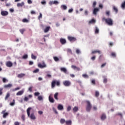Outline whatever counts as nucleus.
I'll use <instances>...</instances> for the list:
<instances>
[{"label":"nucleus","mask_w":125,"mask_h":125,"mask_svg":"<svg viewBox=\"0 0 125 125\" xmlns=\"http://www.w3.org/2000/svg\"><path fill=\"white\" fill-rule=\"evenodd\" d=\"M42 13H40V15L38 17V19L40 20V19H42Z\"/></svg>","instance_id":"4c0bfd02"},{"label":"nucleus","mask_w":125,"mask_h":125,"mask_svg":"<svg viewBox=\"0 0 125 125\" xmlns=\"http://www.w3.org/2000/svg\"><path fill=\"white\" fill-rule=\"evenodd\" d=\"M12 87V85L11 84H8L4 86V87H5V88H8V87Z\"/></svg>","instance_id":"c85d7f7f"},{"label":"nucleus","mask_w":125,"mask_h":125,"mask_svg":"<svg viewBox=\"0 0 125 125\" xmlns=\"http://www.w3.org/2000/svg\"><path fill=\"white\" fill-rule=\"evenodd\" d=\"M99 11V8H95L93 11V14H94V15H97V12H98Z\"/></svg>","instance_id":"0eeeda50"},{"label":"nucleus","mask_w":125,"mask_h":125,"mask_svg":"<svg viewBox=\"0 0 125 125\" xmlns=\"http://www.w3.org/2000/svg\"><path fill=\"white\" fill-rule=\"evenodd\" d=\"M56 84V82L55 81H53L51 83V88H54L55 87V84Z\"/></svg>","instance_id":"a211bd4d"},{"label":"nucleus","mask_w":125,"mask_h":125,"mask_svg":"<svg viewBox=\"0 0 125 125\" xmlns=\"http://www.w3.org/2000/svg\"><path fill=\"white\" fill-rule=\"evenodd\" d=\"M33 64H34L33 61H29V65H33Z\"/></svg>","instance_id":"bf43d9fd"},{"label":"nucleus","mask_w":125,"mask_h":125,"mask_svg":"<svg viewBox=\"0 0 125 125\" xmlns=\"http://www.w3.org/2000/svg\"><path fill=\"white\" fill-rule=\"evenodd\" d=\"M71 124H72V121L69 120V121H66V124L67 125H71Z\"/></svg>","instance_id":"f704fd0d"},{"label":"nucleus","mask_w":125,"mask_h":125,"mask_svg":"<svg viewBox=\"0 0 125 125\" xmlns=\"http://www.w3.org/2000/svg\"><path fill=\"white\" fill-rule=\"evenodd\" d=\"M68 39L70 42H72V41H76V38L75 37H70V36L68 37Z\"/></svg>","instance_id":"6ab92c4d"},{"label":"nucleus","mask_w":125,"mask_h":125,"mask_svg":"<svg viewBox=\"0 0 125 125\" xmlns=\"http://www.w3.org/2000/svg\"><path fill=\"white\" fill-rule=\"evenodd\" d=\"M1 15H2V16H6L7 15H8V12L6 11H2L1 12Z\"/></svg>","instance_id":"6e6552de"},{"label":"nucleus","mask_w":125,"mask_h":125,"mask_svg":"<svg viewBox=\"0 0 125 125\" xmlns=\"http://www.w3.org/2000/svg\"><path fill=\"white\" fill-rule=\"evenodd\" d=\"M56 84L57 86H59L60 85V82L59 81H57L56 82Z\"/></svg>","instance_id":"6e6d98bb"},{"label":"nucleus","mask_w":125,"mask_h":125,"mask_svg":"<svg viewBox=\"0 0 125 125\" xmlns=\"http://www.w3.org/2000/svg\"><path fill=\"white\" fill-rule=\"evenodd\" d=\"M24 89H22L21 90L19 91L18 93H17L16 95L17 96H20L24 93Z\"/></svg>","instance_id":"423d86ee"},{"label":"nucleus","mask_w":125,"mask_h":125,"mask_svg":"<svg viewBox=\"0 0 125 125\" xmlns=\"http://www.w3.org/2000/svg\"><path fill=\"white\" fill-rule=\"evenodd\" d=\"M82 76H83V78H85L86 79L88 78V76L86 74H83Z\"/></svg>","instance_id":"37998d69"},{"label":"nucleus","mask_w":125,"mask_h":125,"mask_svg":"<svg viewBox=\"0 0 125 125\" xmlns=\"http://www.w3.org/2000/svg\"><path fill=\"white\" fill-rule=\"evenodd\" d=\"M73 11H74V9H73V8L69 9L68 10V13H72Z\"/></svg>","instance_id":"c03bdc74"},{"label":"nucleus","mask_w":125,"mask_h":125,"mask_svg":"<svg viewBox=\"0 0 125 125\" xmlns=\"http://www.w3.org/2000/svg\"><path fill=\"white\" fill-rule=\"evenodd\" d=\"M2 90H3V88H0V96L2 95Z\"/></svg>","instance_id":"de8ad7c7"},{"label":"nucleus","mask_w":125,"mask_h":125,"mask_svg":"<svg viewBox=\"0 0 125 125\" xmlns=\"http://www.w3.org/2000/svg\"><path fill=\"white\" fill-rule=\"evenodd\" d=\"M71 109H72V107H71V106H68L67 108V111L70 112V111H71Z\"/></svg>","instance_id":"c9c22d12"},{"label":"nucleus","mask_w":125,"mask_h":125,"mask_svg":"<svg viewBox=\"0 0 125 125\" xmlns=\"http://www.w3.org/2000/svg\"><path fill=\"white\" fill-rule=\"evenodd\" d=\"M76 53H77V54H80V53H81V50H80V49H76Z\"/></svg>","instance_id":"09e8293b"},{"label":"nucleus","mask_w":125,"mask_h":125,"mask_svg":"<svg viewBox=\"0 0 125 125\" xmlns=\"http://www.w3.org/2000/svg\"><path fill=\"white\" fill-rule=\"evenodd\" d=\"M54 97L56 100H58V92H56L54 95Z\"/></svg>","instance_id":"a878e982"},{"label":"nucleus","mask_w":125,"mask_h":125,"mask_svg":"<svg viewBox=\"0 0 125 125\" xmlns=\"http://www.w3.org/2000/svg\"><path fill=\"white\" fill-rule=\"evenodd\" d=\"M6 112V110H3L1 112V114H3V118L4 119H5V118H6V117H7V116H8V113L7 112Z\"/></svg>","instance_id":"39448f33"},{"label":"nucleus","mask_w":125,"mask_h":125,"mask_svg":"<svg viewBox=\"0 0 125 125\" xmlns=\"http://www.w3.org/2000/svg\"><path fill=\"white\" fill-rule=\"evenodd\" d=\"M27 2H28V3L29 4H31L32 3L31 0H27Z\"/></svg>","instance_id":"338daca9"},{"label":"nucleus","mask_w":125,"mask_h":125,"mask_svg":"<svg viewBox=\"0 0 125 125\" xmlns=\"http://www.w3.org/2000/svg\"><path fill=\"white\" fill-rule=\"evenodd\" d=\"M71 68H72V69H74V70H76L77 66H76L75 65H72Z\"/></svg>","instance_id":"69168bd1"},{"label":"nucleus","mask_w":125,"mask_h":125,"mask_svg":"<svg viewBox=\"0 0 125 125\" xmlns=\"http://www.w3.org/2000/svg\"><path fill=\"white\" fill-rule=\"evenodd\" d=\"M121 7L122 9L125 10V1H124V2H123L122 3Z\"/></svg>","instance_id":"4be33fe9"},{"label":"nucleus","mask_w":125,"mask_h":125,"mask_svg":"<svg viewBox=\"0 0 125 125\" xmlns=\"http://www.w3.org/2000/svg\"><path fill=\"white\" fill-rule=\"evenodd\" d=\"M24 77H25V74L24 73H21L18 75V78H19V79H21Z\"/></svg>","instance_id":"aec40b11"},{"label":"nucleus","mask_w":125,"mask_h":125,"mask_svg":"<svg viewBox=\"0 0 125 125\" xmlns=\"http://www.w3.org/2000/svg\"><path fill=\"white\" fill-rule=\"evenodd\" d=\"M24 100V101L27 102V101H28L29 100V98L28 97H25Z\"/></svg>","instance_id":"e2e57ef3"},{"label":"nucleus","mask_w":125,"mask_h":125,"mask_svg":"<svg viewBox=\"0 0 125 125\" xmlns=\"http://www.w3.org/2000/svg\"><path fill=\"white\" fill-rule=\"evenodd\" d=\"M67 52L72 54V50L71 49H67Z\"/></svg>","instance_id":"052dcab7"},{"label":"nucleus","mask_w":125,"mask_h":125,"mask_svg":"<svg viewBox=\"0 0 125 125\" xmlns=\"http://www.w3.org/2000/svg\"><path fill=\"white\" fill-rule=\"evenodd\" d=\"M31 57L33 60H36V59H37V56L34 55L33 54H31Z\"/></svg>","instance_id":"7c9ffc66"},{"label":"nucleus","mask_w":125,"mask_h":125,"mask_svg":"<svg viewBox=\"0 0 125 125\" xmlns=\"http://www.w3.org/2000/svg\"><path fill=\"white\" fill-rule=\"evenodd\" d=\"M60 42L62 44H65V43H66V40L63 38L60 39Z\"/></svg>","instance_id":"dca6fc26"},{"label":"nucleus","mask_w":125,"mask_h":125,"mask_svg":"<svg viewBox=\"0 0 125 125\" xmlns=\"http://www.w3.org/2000/svg\"><path fill=\"white\" fill-rule=\"evenodd\" d=\"M31 110H32V108L29 107L26 110V113L27 114V116L28 118H30L31 120H36V116H35V114L34 113L30 114Z\"/></svg>","instance_id":"f257e3e1"},{"label":"nucleus","mask_w":125,"mask_h":125,"mask_svg":"<svg viewBox=\"0 0 125 125\" xmlns=\"http://www.w3.org/2000/svg\"><path fill=\"white\" fill-rule=\"evenodd\" d=\"M32 89H33V86H30L28 88V91L32 92Z\"/></svg>","instance_id":"3c124183"},{"label":"nucleus","mask_w":125,"mask_h":125,"mask_svg":"<svg viewBox=\"0 0 125 125\" xmlns=\"http://www.w3.org/2000/svg\"><path fill=\"white\" fill-rule=\"evenodd\" d=\"M65 119H62L60 121L61 124H64V123H65Z\"/></svg>","instance_id":"a18cd8bd"},{"label":"nucleus","mask_w":125,"mask_h":125,"mask_svg":"<svg viewBox=\"0 0 125 125\" xmlns=\"http://www.w3.org/2000/svg\"><path fill=\"white\" fill-rule=\"evenodd\" d=\"M6 66H7V67H9V68L12 67V62H7L6 63Z\"/></svg>","instance_id":"9b49d317"},{"label":"nucleus","mask_w":125,"mask_h":125,"mask_svg":"<svg viewBox=\"0 0 125 125\" xmlns=\"http://www.w3.org/2000/svg\"><path fill=\"white\" fill-rule=\"evenodd\" d=\"M63 84L64 86H70V85H71V82L69 81H64L63 82Z\"/></svg>","instance_id":"20e7f679"},{"label":"nucleus","mask_w":125,"mask_h":125,"mask_svg":"<svg viewBox=\"0 0 125 125\" xmlns=\"http://www.w3.org/2000/svg\"><path fill=\"white\" fill-rule=\"evenodd\" d=\"M39 71L40 69L37 68L33 71V73H39Z\"/></svg>","instance_id":"864d4df0"},{"label":"nucleus","mask_w":125,"mask_h":125,"mask_svg":"<svg viewBox=\"0 0 125 125\" xmlns=\"http://www.w3.org/2000/svg\"><path fill=\"white\" fill-rule=\"evenodd\" d=\"M38 100L39 101H42L43 100V96H39L38 97Z\"/></svg>","instance_id":"bb28decb"},{"label":"nucleus","mask_w":125,"mask_h":125,"mask_svg":"<svg viewBox=\"0 0 125 125\" xmlns=\"http://www.w3.org/2000/svg\"><path fill=\"white\" fill-rule=\"evenodd\" d=\"M95 53H98L99 54H101V51L99 50H96L92 51L91 52V54H95Z\"/></svg>","instance_id":"1a4fd4ad"},{"label":"nucleus","mask_w":125,"mask_h":125,"mask_svg":"<svg viewBox=\"0 0 125 125\" xmlns=\"http://www.w3.org/2000/svg\"><path fill=\"white\" fill-rule=\"evenodd\" d=\"M10 106H14L15 105V100H13V102L10 103Z\"/></svg>","instance_id":"473e14b6"},{"label":"nucleus","mask_w":125,"mask_h":125,"mask_svg":"<svg viewBox=\"0 0 125 125\" xmlns=\"http://www.w3.org/2000/svg\"><path fill=\"white\" fill-rule=\"evenodd\" d=\"M106 14L107 15V16H109V15H110V11H107L106 12Z\"/></svg>","instance_id":"0e129e2a"},{"label":"nucleus","mask_w":125,"mask_h":125,"mask_svg":"<svg viewBox=\"0 0 125 125\" xmlns=\"http://www.w3.org/2000/svg\"><path fill=\"white\" fill-rule=\"evenodd\" d=\"M40 92H35V93H34V95H35V96H39V95H40Z\"/></svg>","instance_id":"603ef678"},{"label":"nucleus","mask_w":125,"mask_h":125,"mask_svg":"<svg viewBox=\"0 0 125 125\" xmlns=\"http://www.w3.org/2000/svg\"><path fill=\"white\" fill-rule=\"evenodd\" d=\"M95 34H98L99 33V28L97 26L95 27Z\"/></svg>","instance_id":"c756f323"},{"label":"nucleus","mask_w":125,"mask_h":125,"mask_svg":"<svg viewBox=\"0 0 125 125\" xmlns=\"http://www.w3.org/2000/svg\"><path fill=\"white\" fill-rule=\"evenodd\" d=\"M58 3H59V2H58V1H57V0H54L53 1L54 4H58Z\"/></svg>","instance_id":"5fc2aeb1"},{"label":"nucleus","mask_w":125,"mask_h":125,"mask_svg":"<svg viewBox=\"0 0 125 125\" xmlns=\"http://www.w3.org/2000/svg\"><path fill=\"white\" fill-rule=\"evenodd\" d=\"M86 112H90L91 108L92 107V105L89 101H86Z\"/></svg>","instance_id":"f03ea898"},{"label":"nucleus","mask_w":125,"mask_h":125,"mask_svg":"<svg viewBox=\"0 0 125 125\" xmlns=\"http://www.w3.org/2000/svg\"><path fill=\"white\" fill-rule=\"evenodd\" d=\"M50 29V26H48V27H46V28L44 30V33H47V32H48L49 31Z\"/></svg>","instance_id":"cd10ccee"},{"label":"nucleus","mask_w":125,"mask_h":125,"mask_svg":"<svg viewBox=\"0 0 125 125\" xmlns=\"http://www.w3.org/2000/svg\"><path fill=\"white\" fill-rule=\"evenodd\" d=\"M28 58V55L27 54L22 56V59H27Z\"/></svg>","instance_id":"58836bf2"},{"label":"nucleus","mask_w":125,"mask_h":125,"mask_svg":"<svg viewBox=\"0 0 125 125\" xmlns=\"http://www.w3.org/2000/svg\"><path fill=\"white\" fill-rule=\"evenodd\" d=\"M84 14L86 16L88 15V11H87V10H85L84 12Z\"/></svg>","instance_id":"680f3d73"},{"label":"nucleus","mask_w":125,"mask_h":125,"mask_svg":"<svg viewBox=\"0 0 125 125\" xmlns=\"http://www.w3.org/2000/svg\"><path fill=\"white\" fill-rule=\"evenodd\" d=\"M106 114H103L102 115V116H101V119L102 121H104V120H106Z\"/></svg>","instance_id":"f3484780"},{"label":"nucleus","mask_w":125,"mask_h":125,"mask_svg":"<svg viewBox=\"0 0 125 125\" xmlns=\"http://www.w3.org/2000/svg\"><path fill=\"white\" fill-rule=\"evenodd\" d=\"M20 32L21 33V34H22V35H23V34H24V32H25V29H20Z\"/></svg>","instance_id":"e433bc0d"},{"label":"nucleus","mask_w":125,"mask_h":125,"mask_svg":"<svg viewBox=\"0 0 125 125\" xmlns=\"http://www.w3.org/2000/svg\"><path fill=\"white\" fill-rule=\"evenodd\" d=\"M38 67H39V68H45V67H46V65H45V64L42 65L41 63H39V64H38Z\"/></svg>","instance_id":"412c9836"},{"label":"nucleus","mask_w":125,"mask_h":125,"mask_svg":"<svg viewBox=\"0 0 125 125\" xmlns=\"http://www.w3.org/2000/svg\"><path fill=\"white\" fill-rule=\"evenodd\" d=\"M96 20H94V19H92L88 22V24H93V23H96Z\"/></svg>","instance_id":"5701e85b"},{"label":"nucleus","mask_w":125,"mask_h":125,"mask_svg":"<svg viewBox=\"0 0 125 125\" xmlns=\"http://www.w3.org/2000/svg\"><path fill=\"white\" fill-rule=\"evenodd\" d=\"M106 23L109 25V26L113 25V20L110 18L106 19Z\"/></svg>","instance_id":"7ed1b4c3"},{"label":"nucleus","mask_w":125,"mask_h":125,"mask_svg":"<svg viewBox=\"0 0 125 125\" xmlns=\"http://www.w3.org/2000/svg\"><path fill=\"white\" fill-rule=\"evenodd\" d=\"M73 112H74V113H76L78 112V111H79V107H78V106H75L73 108Z\"/></svg>","instance_id":"393cba45"},{"label":"nucleus","mask_w":125,"mask_h":125,"mask_svg":"<svg viewBox=\"0 0 125 125\" xmlns=\"http://www.w3.org/2000/svg\"><path fill=\"white\" fill-rule=\"evenodd\" d=\"M49 101L51 103H54V99H53V98L51 97V95H50L49 96Z\"/></svg>","instance_id":"ddd939ff"},{"label":"nucleus","mask_w":125,"mask_h":125,"mask_svg":"<svg viewBox=\"0 0 125 125\" xmlns=\"http://www.w3.org/2000/svg\"><path fill=\"white\" fill-rule=\"evenodd\" d=\"M21 119L22 120V121H25V115H22L21 116Z\"/></svg>","instance_id":"13d9d810"},{"label":"nucleus","mask_w":125,"mask_h":125,"mask_svg":"<svg viewBox=\"0 0 125 125\" xmlns=\"http://www.w3.org/2000/svg\"><path fill=\"white\" fill-rule=\"evenodd\" d=\"M53 111H54V112L55 113V114H56L57 115V114H58V112H57V110H56V109H55V108L53 107Z\"/></svg>","instance_id":"a19ab883"},{"label":"nucleus","mask_w":125,"mask_h":125,"mask_svg":"<svg viewBox=\"0 0 125 125\" xmlns=\"http://www.w3.org/2000/svg\"><path fill=\"white\" fill-rule=\"evenodd\" d=\"M24 5H25V3L24 2H21V3H18L17 4V6L18 7H20V6L22 7V6H24Z\"/></svg>","instance_id":"9d476101"},{"label":"nucleus","mask_w":125,"mask_h":125,"mask_svg":"<svg viewBox=\"0 0 125 125\" xmlns=\"http://www.w3.org/2000/svg\"><path fill=\"white\" fill-rule=\"evenodd\" d=\"M10 97V94L9 93H7V95L5 98V100H7L8 98Z\"/></svg>","instance_id":"2f4dec72"},{"label":"nucleus","mask_w":125,"mask_h":125,"mask_svg":"<svg viewBox=\"0 0 125 125\" xmlns=\"http://www.w3.org/2000/svg\"><path fill=\"white\" fill-rule=\"evenodd\" d=\"M95 96L96 97H98L99 96V92L96 91L95 93Z\"/></svg>","instance_id":"49530a36"},{"label":"nucleus","mask_w":125,"mask_h":125,"mask_svg":"<svg viewBox=\"0 0 125 125\" xmlns=\"http://www.w3.org/2000/svg\"><path fill=\"white\" fill-rule=\"evenodd\" d=\"M61 71L62 72H63V73H64L65 74H67V69H66V68L64 67H61Z\"/></svg>","instance_id":"2eb2a0df"},{"label":"nucleus","mask_w":125,"mask_h":125,"mask_svg":"<svg viewBox=\"0 0 125 125\" xmlns=\"http://www.w3.org/2000/svg\"><path fill=\"white\" fill-rule=\"evenodd\" d=\"M61 8L62 9H63V10H67V6H66L65 5H62L61 6Z\"/></svg>","instance_id":"b1692460"},{"label":"nucleus","mask_w":125,"mask_h":125,"mask_svg":"<svg viewBox=\"0 0 125 125\" xmlns=\"http://www.w3.org/2000/svg\"><path fill=\"white\" fill-rule=\"evenodd\" d=\"M58 110H60V111H62V110L64 109V107L62 104H59L58 106Z\"/></svg>","instance_id":"f8f14e48"},{"label":"nucleus","mask_w":125,"mask_h":125,"mask_svg":"<svg viewBox=\"0 0 125 125\" xmlns=\"http://www.w3.org/2000/svg\"><path fill=\"white\" fill-rule=\"evenodd\" d=\"M96 1H94L93 2V7L94 8H95V6H96Z\"/></svg>","instance_id":"8fccbe9b"},{"label":"nucleus","mask_w":125,"mask_h":125,"mask_svg":"<svg viewBox=\"0 0 125 125\" xmlns=\"http://www.w3.org/2000/svg\"><path fill=\"white\" fill-rule=\"evenodd\" d=\"M53 58L56 62H57L59 61V58H58V57H54Z\"/></svg>","instance_id":"72a5a7b5"},{"label":"nucleus","mask_w":125,"mask_h":125,"mask_svg":"<svg viewBox=\"0 0 125 125\" xmlns=\"http://www.w3.org/2000/svg\"><path fill=\"white\" fill-rule=\"evenodd\" d=\"M103 83H107V82H108V80L107 79V77L104 76H103Z\"/></svg>","instance_id":"4468645a"},{"label":"nucleus","mask_w":125,"mask_h":125,"mask_svg":"<svg viewBox=\"0 0 125 125\" xmlns=\"http://www.w3.org/2000/svg\"><path fill=\"white\" fill-rule=\"evenodd\" d=\"M22 22H23V23H27L28 22V21L26 19H24L22 20Z\"/></svg>","instance_id":"79ce46f5"},{"label":"nucleus","mask_w":125,"mask_h":125,"mask_svg":"<svg viewBox=\"0 0 125 125\" xmlns=\"http://www.w3.org/2000/svg\"><path fill=\"white\" fill-rule=\"evenodd\" d=\"M113 10L115 11L116 13H118V9L115 6H113Z\"/></svg>","instance_id":"ea45409f"},{"label":"nucleus","mask_w":125,"mask_h":125,"mask_svg":"<svg viewBox=\"0 0 125 125\" xmlns=\"http://www.w3.org/2000/svg\"><path fill=\"white\" fill-rule=\"evenodd\" d=\"M96 58V57H95V56H94L92 58H91V59L93 61H94V60H95Z\"/></svg>","instance_id":"4d7b16f0"},{"label":"nucleus","mask_w":125,"mask_h":125,"mask_svg":"<svg viewBox=\"0 0 125 125\" xmlns=\"http://www.w3.org/2000/svg\"><path fill=\"white\" fill-rule=\"evenodd\" d=\"M14 125H19V122H15L14 123Z\"/></svg>","instance_id":"774afa93"}]
</instances>
